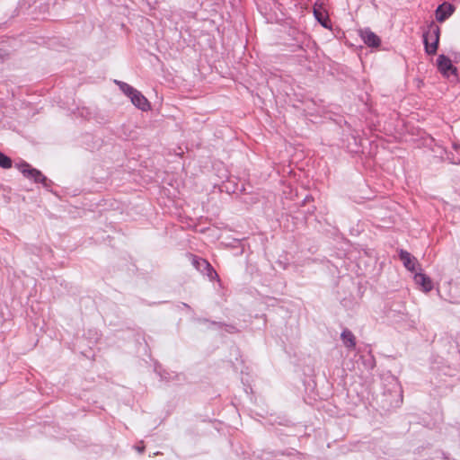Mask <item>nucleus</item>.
Masks as SVG:
<instances>
[{
	"label": "nucleus",
	"mask_w": 460,
	"mask_h": 460,
	"mask_svg": "<svg viewBox=\"0 0 460 460\" xmlns=\"http://www.w3.org/2000/svg\"><path fill=\"white\" fill-rule=\"evenodd\" d=\"M114 83L119 86V90L130 99L136 108L143 111H147L151 109L150 102L141 92L125 82L114 80Z\"/></svg>",
	"instance_id": "obj_1"
},
{
	"label": "nucleus",
	"mask_w": 460,
	"mask_h": 460,
	"mask_svg": "<svg viewBox=\"0 0 460 460\" xmlns=\"http://www.w3.org/2000/svg\"><path fill=\"white\" fill-rule=\"evenodd\" d=\"M217 166L220 173L217 175L221 181V184L219 185L220 191H226L228 194L242 193L244 191L243 186H239L235 177L228 176V172L223 164H218Z\"/></svg>",
	"instance_id": "obj_2"
},
{
	"label": "nucleus",
	"mask_w": 460,
	"mask_h": 460,
	"mask_svg": "<svg viewBox=\"0 0 460 460\" xmlns=\"http://www.w3.org/2000/svg\"><path fill=\"white\" fill-rule=\"evenodd\" d=\"M440 28L434 22H431L427 31L423 33V43L425 51L429 55H434L438 47Z\"/></svg>",
	"instance_id": "obj_3"
},
{
	"label": "nucleus",
	"mask_w": 460,
	"mask_h": 460,
	"mask_svg": "<svg viewBox=\"0 0 460 460\" xmlns=\"http://www.w3.org/2000/svg\"><path fill=\"white\" fill-rule=\"evenodd\" d=\"M16 166L26 178L32 179L35 182H41L45 188L49 187L48 179L42 174L40 171L34 168H30L29 164L25 162L18 164Z\"/></svg>",
	"instance_id": "obj_4"
},
{
	"label": "nucleus",
	"mask_w": 460,
	"mask_h": 460,
	"mask_svg": "<svg viewBox=\"0 0 460 460\" xmlns=\"http://www.w3.org/2000/svg\"><path fill=\"white\" fill-rule=\"evenodd\" d=\"M438 69L446 77L449 76V72L453 75L457 74V68L452 65V61L447 56L441 54L437 59Z\"/></svg>",
	"instance_id": "obj_5"
},
{
	"label": "nucleus",
	"mask_w": 460,
	"mask_h": 460,
	"mask_svg": "<svg viewBox=\"0 0 460 460\" xmlns=\"http://www.w3.org/2000/svg\"><path fill=\"white\" fill-rule=\"evenodd\" d=\"M399 258L402 261L403 266L410 270L411 272H415L419 262L418 260L412 256L409 252L405 250H401L399 252Z\"/></svg>",
	"instance_id": "obj_6"
},
{
	"label": "nucleus",
	"mask_w": 460,
	"mask_h": 460,
	"mask_svg": "<svg viewBox=\"0 0 460 460\" xmlns=\"http://www.w3.org/2000/svg\"><path fill=\"white\" fill-rule=\"evenodd\" d=\"M359 35L368 47L376 48L381 44L380 38L368 28L361 30Z\"/></svg>",
	"instance_id": "obj_7"
},
{
	"label": "nucleus",
	"mask_w": 460,
	"mask_h": 460,
	"mask_svg": "<svg viewBox=\"0 0 460 460\" xmlns=\"http://www.w3.org/2000/svg\"><path fill=\"white\" fill-rule=\"evenodd\" d=\"M455 11V7L449 3H443L438 6L436 10V19L438 22H442L450 17Z\"/></svg>",
	"instance_id": "obj_8"
},
{
	"label": "nucleus",
	"mask_w": 460,
	"mask_h": 460,
	"mask_svg": "<svg viewBox=\"0 0 460 460\" xmlns=\"http://www.w3.org/2000/svg\"><path fill=\"white\" fill-rule=\"evenodd\" d=\"M214 289L215 299L217 303H224L226 301V288L223 286L220 279H216L212 282Z\"/></svg>",
	"instance_id": "obj_9"
},
{
	"label": "nucleus",
	"mask_w": 460,
	"mask_h": 460,
	"mask_svg": "<svg viewBox=\"0 0 460 460\" xmlns=\"http://www.w3.org/2000/svg\"><path fill=\"white\" fill-rule=\"evenodd\" d=\"M414 281L417 285L422 288L425 292H429L433 288V284L429 277L423 273H415Z\"/></svg>",
	"instance_id": "obj_10"
},
{
	"label": "nucleus",
	"mask_w": 460,
	"mask_h": 460,
	"mask_svg": "<svg viewBox=\"0 0 460 460\" xmlns=\"http://www.w3.org/2000/svg\"><path fill=\"white\" fill-rule=\"evenodd\" d=\"M314 15L318 22L321 23L324 28L329 27L330 20L322 5L315 4L314 6Z\"/></svg>",
	"instance_id": "obj_11"
},
{
	"label": "nucleus",
	"mask_w": 460,
	"mask_h": 460,
	"mask_svg": "<svg viewBox=\"0 0 460 460\" xmlns=\"http://www.w3.org/2000/svg\"><path fill=\"white\" fill-rule=\"evenodd\" d=\"M344 346L349 349H354L356 347V337L351 331L344 329L341 334Z\"/></svg>",
	"instance_id": "obj_12"
},
{
	"label": "nucleus",
	"mask_w": 460,
	"mask_h": 460,
	"mask_svg": "<svg viewBox=\"0 0 460 460\" xmlns=\"http://www.w3.org/2000/svg\"><path fill=\"white\" fill-rule=\"evenodd\" d=\"M203 269L205 270V273L208 279V280L212 283L216 279H220L217 272L214 270V268L211 266V264L206 261L203 260Z\"/></svg>",
	"instance_id": "obj_13"
},
{
	"label": "nucleus",
	"mask_w": 460,
	"mask_h": 460,
	"mask_svg": "<svg viewBox=\"0 0 460 460\" xmlns=\"http://www.w3.org/2000/svg\"><path fill=\"white\" fill-rule=\"evenodd\" d=\"M12 164L11 158L0 151V166L4 169H9L12 167Z\"/></svg>",
	"instance_id": "obj_14"
},
{
	"label": "nucleus",
	"mask_w": 460,
	"mask_h": 460,
	"mask_svg": "<svg viewBox=\"0 0 460 460\" xmlns=\"http://www.w3.org/2000/svg\"><path fill=\"white\" fill-rule=\"evenodd\" d=\"M186 257L191 262L193 267L196 270H199V257H197L196 255H193L191 253H187Z\"/></svg>",
	"instance_id": "obj_15"
},
{
	"label": "nucleus",
	"mask_w": 460,
	"mask_h": 460,
	"mask_svg": "<svg viewBox=\"0 0 460 460\" xmlns=\"http://www.w3.org/2000/svg\"><path fill=\"white\" fill-rule=\"evenodd\" d=\"M453 148H454L456 151H458V149L460 148V146H459V145H457V144H456V143H454V144H453Z\"/></svg>",
	"instance_id": "obj_16"
},
{
	"label": "nucleus",
	"mask_w": 460,
	"mask_h": 460,
	"mask_svg": "<svg viewBox=\"0 0 460 460\" xmlns=\"http://www.w3.org/2000/svg\"><path fill=\"white\" fill-rule=\"evenodd\" d=\"M145 447H137V450L139 453H142L144 451Z\"/></svg>",
	"instance_id": "obj_17"
},
{
	"label": "nucleus",
	"mask_w": 460,
	"mask_h": 460,
	"mask_svg": "<svg viewBox=\"0 0 460 460\" xmlns=\"http://www.w3.org/2000/svg\"><path fill=\"white\" fill-rule=\"evenodd\" d=\"M459 162H460V158H457L456 160H454V162H453V163L457 164V163H459Z\"/></svg>",
	"instance_id": "obj_18"
}]
</instances>
